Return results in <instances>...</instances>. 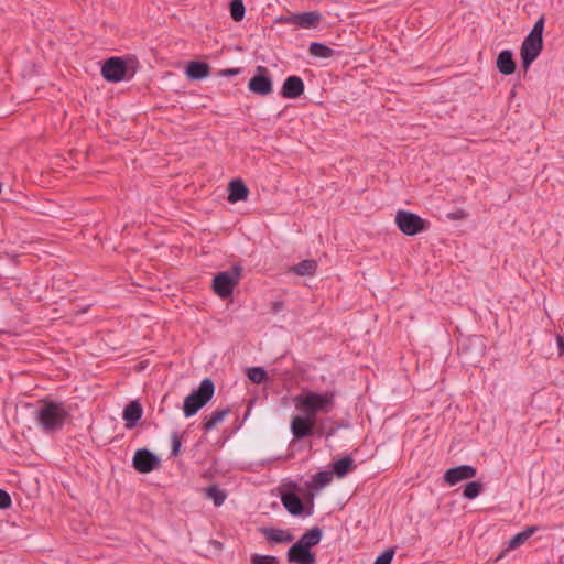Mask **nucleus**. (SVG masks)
Wrapping results in <instances>:
<instances>
[{"instance_id":"obj_39","label":"nucleus","mask_w":564,"mask_h":564,"mask_svg":"<svg viewBox=\"0 0 564 564\" xmlns=\"http://www.w3.org/2000/svg\"><path fill=\"white\" fill-rule=\"evenodd\" d=\"M240 72H241L240 68H227V69L220 70V75L225 76V77H234V76L238 75Z\"/></svg>"},{"instance_id":"obj_7","label":"nucleus","mask_w":564,"mask_h":564,"mask_svg":"<svg viewBox=\"0 0 564 564\" xmlns=\"http://www.w3.org/2000/svg\"><path fill=\"white\" fill-rule=\"evenodd\" d=\"M486 344L481 336H468L460 343V357L464 364L476 367L485 355Z\"/></svg>"},{"instance_id":"obj_35","label":"nucleus","mask_w":564,"mask_h":564,"mask_svg":"<svg viewBox=\"0 0 564 564\" xmlns=\"http://www.w3.org/2000/svg\"><path fill=\"white\" fill-rule=\"evenodd\" d=\"M302 500L305 506V516H312L314 512V492H312V490L305 492Z\"/></svg>"},{"instance_id":"obj_9","label":"nucleus","mask_w":564,"mask_h":564,"mask_svg":"<svg viewBox=\"0 0 564 564\" xmlns=\"http://www.w3.org/2000/svg\"><path fill=\"white\" fill-rule=\"evenodd\" d=\"M322 20L318 11H306L302 13H288L276 17L275 24H294L302 29L316 28Z\"/></svg>"},{"instance_id":"obj_32","label":"nucleus","mask_w":564,"mask_h":564,"mask_svg":"<svg viewBox=\"0 0 564 564\" xmlns=\"http://www.w3.org/2000/svg\"><path fill=\"white\" fill-rule=\"evenodd\" d=\"M182 454V435L174 431L171 434V457H178Z\"/></svg>"},{"instance_id":"obj_19","label":"nucleus","mask_w":564,"mask_h":564,"mask_svg":"<svg viewBox=\"0 0 564 564\" xmlns=\"http://www.w3.org/2000/svg\"><path fill=\"white\" fill-rule=\"evenodd\" d=\"M185 74L192 80H202L209 76L210 66L200 61H192L186 65Z\"/></svg>"},{"instance_id":"obj_6","label":"nucleus","mask_w":564,"mask_h":564,"mask_svg":"<svg viewBox=\"0 0 564 564\" xmlns=\"http://www.w3.org/2000/svg\"><path fill=\"white\" fill-rule=\"evenodd\" d=\"M395 225L398 229L405 236H416L430 228V221L420 215L409 210H398L395 214Z\"/></svg>"},{"instance_id":"obj_21","label":"nucleus","mask_w":564,"mask_h":564,"mask_svg":"<svg viewBox=\"0 0 564 564\" xmlns=\"http://www.w3.org/2000/svg\"><path fill=\"white\" fill-rule=\"evenodd\" d=\"M323 538V530L319 527H313L306 530L300 539L296 541L302 546H305L307 550H312L314 546L318 545Z\"/></svg>"},{"instance_id":"obj_30","label":"nucleus","mask_w":564,"mask_h":564,"mask_svg":"<svg viewBox=\"0 0 564 564\" xmlns=\"http://www.w3.org/2000/svg\"><path fill=\"white\" fill-rule=\"evenodd\" d=\"M246 375L248 379L256 384L268 382L270 379L263 367H250L247 369Z\"/></svg>"},{"instance_id":"obj_43","label":"nucleus","mask_w":564,"mask_h":564,"mask_svg":"<svg viewBox=\"0 0 564 564\" xmlns=\"http://www.w3.org/2000/svg\"><path fill=\"white\" fill-rule=\"evenodd\" d=\"M336 431H337V427H330V429H328V430L326 431V433H325V437H326V438L332 437V436L336 433Z\"/></svg>"},{"instance_id":"obj_33","label":"nucleus","mask_w":564,"mask_h":564,"mask_svg":"<svg viewBox=\"0 0 564 564\" xmlns=\"http://www.w3.org/2000/svg\"><path fill=\"white\" fill-rule=\"evenodd\" d=\"M251 564H280V561L274 555L252 554L250 557Z\"/></svg>"},{"instance_id":"obj_36","label":"nucleus","mask_w":564,"mask_h":564,"mask_svg":"<svg viewBox=\"0 0 564 564\" xmlns=\"http://www.w3.org/2000/svg\"><path fill=\"white\" fill-rule=\"evenodd\" d=\"M444 480L451 486L458 484V466L447 469L444 475Z\"/></svg>"},{"instance_id":"obj_2","label":"nucleus","mask_w":564,"mask_h":564,"mask_svg":"<svg viewBox=\"0 0 564 564\" xmlns=\"http://www.w3.org/2000/svg\"><path fill=\"white\" fill-rule=\"evenodd\" d=\"M336 392L327 390L318 393L313 390H304L294 398V405L297 411L316 420L317 414H328L335 406Z\"/></svg>"},{"instance_id":"obj_42","label":"nucleus","mask_w":564,"mask_h":564,"mask_svg":"<svg viewBox=\"0 0 564 564\" xmlns=\"http://www.w3.org/2000/svg\"><path fill=\"white\" fill-rule=\"evenodd\" d=\"M557 346H558L560 355H563L564 354V339L562 336H557Z\"/></svg>"},{"instance_id":"obj_44","label":"nucleus","mask_w":564,"mask_h":564,"mask_svg":"<svg viewBox=\"0 0 564 564\" xmlns=\"http://www.w3.org/2000/svg\"><path fill=\"white\" fill-rule=\"evenodd\" d=\"M448 217L452 219H458V212L449 213Z\"/></svg>"},{"instance_id":"obj_17","label":"nucleus","mask_w":564,"mask_h":564,"mask_svg":"<svg viewBox=\"0 0 564 564\" xmlns=\"http://www.w3.org/2000/svg\"><path fill=\"white\" fill-rule=\"evenodd\" d=\"M143 415V408L139 400L130 401L123 409L122 419L127 429L137 426Z\"/></svg>"},{"instance_id":"obj_31","label":"nucleus","mask_w":564,"mask_h":564,"mask_svg":"<svg viewBox=\"0 0 564 564\" xmlns=\"http://www.w3.org/2000/svg\"><path fill=\"white\" fill-rule=\"evenodd\" d=\"M229 12L231 19L235 22L242 21L246 14V7L243 4V0H231L229 2Z\"/></svg>"},{"instance_id":"obj_11","label":"nucleus","mask_w":564,"mask_h":564,"mask_svg":"<svg viewBox=\"0 0 564 564\" xmlns=\"http://www.w3.org/2000/svg\"><path fill=\"white\" fill-rule=\"evenodd\" d=\"M161 466L160 457L148 448H139L132 457V467L140 474H149Z\"/></svg>"},{"instance_id":"obj_8","label":"nucleus","mask_w":564,"mask_h":564,"mask_svg":"<svg viewBox=\"0 0 564 564\" xmlns=\"http://www.w3.org/2000/svg\"><path fill=\"white\" fill-rule=\"evenodd\" d=\"M100 73L106 82L119 83L128 78L129 65L124 57L111 56L104 61Z\"/></svg>"},{"instance_id":"obj_26","label":"nucleus","mask_w":564,"mask_h":564,"mask_svg":"<svg viewBox=\"0 0 564 564\" xmlns=\"http://www.w3.org/2000/svg\"><path fill=\"white\" fill-rule=\"evenodd\" d=\"M317 262L313 259H306L302 260L294 267H292L291 271L294 272L297 275L304 276V275H314L317 270Z\"/></svg>"},{"instance_id":"obj_37","label":"nucleus","mask_w":564,"mask_h":564,"mask_svg":"<svg viewBox=\"0 0 564 564\" xmlns=\"http://www.w3.org/2000/svg\"><path fill=\"white\" fill-rule=\"evenodd\" d=\"M477 475V469L470 465H460V481L474 478Z\"/></svg>"},{"instance_id":"obj_46","label":"nucleus","mask_w":564,"mask_h":564,"mask_svg":"<svg viewBox=\"0 0 564 564\" xmlns=\"http://www.w3.org/2000/svg\"><path fill=\"white\" fill-rule=\"evenodd\" d=\"M167 398H169V394L166 393V394L163 397V399H162V403H164V402L167 400Z\"/></svg>"},{"instance_id":"obj_41","label":"nucleus","mask_w":564,"mask_h":564,"mask_svg":"<svg viewBox=\"0 0 564 564\" xmlns=\"http://www.w3.org/2000/svg\"><path fill=\"white\" fill-rule=\"evenodd\" d=\"M315 431H316V432H315V434H314L313 436H317V437L325 436L326 431H325V429H324V426H323V425H318V424L316 423V430H315Z\"/></svg>"},{"instance_id":"obj_10","label":"nucleus","mask_w":564,"mask_h":564,"mask_svg":"<svg viewBox=\"0 0 564 564\" xmlns=\"http://www.w3.org/2000/svg\"><path fill=\"white\" fill-rule=\"evenodd\" d=\"M248 89L259 96H268L273 90L271 74L265 66L259 65L254 75L249 79Z\"/></svg>"},{"instance_id":"obj_3","label":"nucleus","mask_w":564,"mask_h":564,"mask_svg":"<svg viewBox=\"0 0 564 564\" xmlns=\"http://www.w3.org/2000/svg\"><path fill=\"white\" fill-rule=\"evenodd\" d=\"M543 30H544V18H539L531 32L525 36L520 48V55L522 59V66L528 69L531 64L538 58L543 48Z\"/></svg>"},{"instance_id":"obj_45","label":"nucleus","mask_w":564,"mask_h":564,"mask_svg":"<svg viewBox=\"0 0 564 564\" xmlns=\"http://www.w3.org/2000/svg\"><path fill=\"white\" fill-rule=\"evenodd\" d=\"M505 552H506V551H502V552L498 555V557H497V560H496V561L500 560V558L503 556Z\"/></svg>"},{"instance_id":"obj_20","label":"nucleus","mask_w":564,"mask_h":564,"mask_svg":"<svg viewBox=\"0 0 564 564\" xmlns=\"http://www.w3.org/2000/svg\"><path fill=\"white\" fill-rule=\"evenodd\" d=\"M330 467L333 476H336L337 478H344L356 468V464L352 457L350 455H347L337 460H334Z\"/></svg>"},{"instance_id":"obj_4","label":"nucleus","mask_w":564,"mask_h":564,"mask_svg":"<svg viewBox=\"0 0 564 564\" xmlns=\"http://www.w3.org/2000/svg\"><path fill=\"white\" fill-rule=\"evenodd\" d=\"M215 383L210 378H204L197 389H194L185 399L182 406L185 417L194 416L214 397Z\"/></svg>"},{"instance_id":"obj_24","label":"nucleus","mask_w":564,"mask_h":564,"mask_svg":"<svg viewBox=\"0 0 564 564\" xmlns=\"http://www.w3.org/2000/svg\"><path fill=\"white\" fill-rule=\"evenodd\" d=\"M230 413V408L220 409L214 411L210 415L205 416L202 422V429L205 432L213 430L218 423H220L226 415Z\"/></svg>"},{"instance_id":"obj_25","label":"nucleus","mask_w":564,"mask_h":564,"mask_svg":"<svg viewBox=\"0 0 564 564\" xmlns=\"http://www.w3.org/2000/svg\"><path fill=\"white\" fill-rule=\"evenodd\" d=\"M538 531V527H528L525 528L523 531L517 533L514 536H512L509 542H508V547L506 551L508 550H514V549H518L519 546H521L522 544L525 543V541L532 536V534H534L535 532Z\"/></svg>"},{"instance_id":"obj_47","label":"nucleus","mask_w":564,"mask_h":564,"mask_svg":"<svg viewBox=\"0 0 564 564\" xmlns=\"http://www.w3.org/2000/svg\"><path fill=\"white\" fill-rule=\"evenodd\" d=\"M459 217H460V219H463L465 217V214H464V212L462 209H460Z\"/></svg>"},{"instance_id":"obj_34","label":"nucleus","mask_w":564,"mask_h":564,"mask_svg":"<svg viewBox=\"0 0 564 564\" xmlns=\"http://www.w3.org/2000/svg\"><path fill=\"white\" fill-rule=\"evenodd\" d=\"M394 554H395L394 549L389 547L377 556L373 564H391Z\"/></svg>"},{"instance_id":"obj_28","label":"nucleus","mask_w":564,"mask_h":564,"mask_svg":"<svg viewBox=\"0 0 564 564\" xmlns=\"http://www.w3.org/2000/svg\"><path fill=\"white\" fill-rule=\"evenodd\" d=\"M463 497L473 500L477 498L485 489V485L480 480H471L462 486Z\"/></svg>"},{"instance_id":"obj_5","label":"nucleus","mask_w":564,"mask_h":564,"mask_svg":"<svg viewBox=\"0 0 564 564\" xmlns=\"http://www.w3.org/2000/svg\"><path fill=\"white\" fill-rule=\"evenodd\" d=\"M242 267L234 264L230 270L218 272L212 282V289L220 299H227L232 295L235 286L239 283L242 275Z\"/></svg>"},{"instance_id":"obj_14","label":"nucleus","mask_w":564,"mask_h":564,"mask_svg":"<svg viewBox=\"0 0 564 564\" xmlns=\"http://www.w3.org/2000/svg\"><path fill=\"white\" fill-rule=\"evenodd\" d=\"M286 561L289 564H316L317 557L315 552L295 542L286 552Z\"/></svg>"},{"instance_id":"obj_38","label":"nucleus","mask_w":564,"mask_h":564,"mask_svg":"<svg viewBox=\"0 0 564 564\" xmlns=\"http://www.w3.org/2000/svg\"><path fill=\"white\" fill-rule=\"evenodd\" d=\"M12 506V499L9 492L0 488V509L7 510Z\"/></svg>"},{"instance_id":"obj_23","label":"nucleus","mask_w":564,"mask_h":564,"mask_svg":"<svg viewBox=\"0 0 564 564\" xmlns=\"http://www.w3.org/2000/svg\"><path fill=\"white\" fill-rule=\"evenodd\" d=\"M333 479V473L330 470H322L316 473L311 481L305 484L306 488L310 490H319L330 484Z\"/></svg>"},{"instance_id":"obj_18","label":"nucleus","mask_w":564,"mask_h":564,"mask_svg":"<svg viewBox=\"0 0 564 564\" xmlns=\"http://www.w3.org/2000/svg\"><path fill=\"white\" fill-rule=\"evenodd\" d=\"M249 188L240 178H235L228 184V200L230 203H238L246 200L249 195Z\"/></svg>"},{"instance_id":"obj_13","label":"nucleus","mask_w":564,"mask_h":564,"mask_svg":"<svg viewBox=\"0 0 564 564\" xmlns=\"http://www.w3.org/2000/svg\"><path fill=\"white\" fill-rule=\"evenodd\" d=\"M291 490L282 491L281 502L286 511L294 517L305 516V506L300 496L295 492L299 489L296 482L290 484Z\"/></svg>"},{"instance_id":"obj_15","label":"nucleus","mask_w":564,"mask_h":564,"mask_svg":"<svg viewBox=\"0 0 564 564\" xmlns=\"http://www.w3.org/2000/svg\"><path fill=\"white\" fill-rule=\"evenodd\" d=\"M304 89L303 79L297 75H290L284 79L280 95L286 99H296L304 93Z\"/></svg>"},{"instance_id":"obj_1","label":"nucleus","mask_w":564,"mask_h":564,"mask_svg":"<svg viewBox=\"0 0 564 564\" xmlns=\"http://www.w3.org/2000/svg\"><path fill=\"white\" fill-rule=\"evenodd\" d=\"M72 411L70 404L46 397L39 401L35 421L44 433L53 434L63 430L72 420Z\"/></svg>"},{"instance_id":"obj_22","label":"nucleus","mask_w":564,"mask_h":564,"mask_svg":"<svg viewBox=\"0 0 564 564\" xmlns=\"http://www.w3.org/2000/svg\"><path fill=\"white\" fill-rule=\"evenodd\" d=\"M497 68L503 75H511L516 70V63L512 57V52L505 50L500 52L497 57Z\"/></svg>"},{"instance_id":"obj_12","label":"nucleus","mask_w":564,"mask_h":564,"mask_svg":"<svg viewBox=\"0 0 564 564\" xmlns=\"http://www.w3.org/2000/svg\"><path fill=\"white\" fill-rule=\"evenodd\" d=\"M290 430L295 440H304L315 434L316 420L303 413L294 415L290 422Z\"/></svg>"},{"instance_id":"obj_40","label":"nucleus","mask_w":564,"mask_h":564,"mask_svg":"<svg viewBox=\"0 0 564 564\" xmlns=\"http://www.w3.org/2000/svg\"><path fill=\"white\" fill-rule=\"evenodd\" d=\"M283 307H284V304L281 301H276V302L272 303V312L273 313H279L281 310H283Z\"/></svg>"},{"instance_id":"obj_27","label":"nucleus","mask_w":564,"mask_h":564,"mask_svg":"<svg viewBox=\"0 0 564 564\" xmlns=\"http://www.w3.org/2000/svg\"><path fill=\"white\" fill-rule=\"evenodd\" d=\"M308 53L313 57L317 58H330L335 55V51L324 43L312 42L308 46Z\"/></svg>"},{"instance_id":"obj_29","label":"nucleus","mask_w":564,"mask_h":564,"mask_svg":"<svg viewBox=\"0 0 564 564\" xmlns=\"http://www.w3.org/2000/svg\"><path fill=\"white\" fill-rule=\"evenodd\" d=\"M205 494L208 499L213 500L216 507H220L227 498V492L217 485L207 487Z\"/></svg>"},{"instance_id":"obj_16","label":"nucleus","mask_w":564,"mask_h":564,"mask_svg":"<svg viewBox=\"0 0 564 564\" xmlns=\"http://www.w3.org/2000/svg\"><path fill=\"white\" fill-rule=\"evenodd\" d=\"M258 531L264 536L265 541L274 544H288L293 542L294 535L285 529L260 527Z\"/></svg>"}]
</instances>
